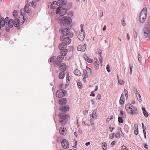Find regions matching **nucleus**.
<instances>
[{"mask_svg": "<svg viewBox=\"0 0 150 150\" xmlns=\"http://www.w3.org/2000/svg\"><path fill=\"white\" fill-rule=\"evenodd\" d=\"M150 24L148 23L146 25V27H144L142 30V35L143 39L148 40L150 38Z\"/></svg>", "mask_w": 150, "mask_h": 150, "instance_id": "nucleus-1", "label": "nucleus"}, {"mask_svg": "<svg viewBox=\"0 0 150 150\" xmlns=\"http://www.w3.org/2000/svg\"><path fill=\"white\" fill-rule=\"evenodd\" d=\"M125 108L127 112L132 115H136L138 113L137 108L130 104L128 103L126 105Z\"/></svg>", "mask_w": 150, "mask_h": 150, "instance_id": "nucleus-2", "label": "nucleus"}, {"mask_svg": "<svg viewBox=\"0 0 150 150\" xmlns=\"http://www.w3.org/2000/svg\"><path fill=\"white\" fill-rule=\"evenodd\" d=\"M58 22L61 26H64L66 24H69L72 22L70 18L67 16L59 18Z\"/></svg>", "mask_w": 150, "mask_h": 150, "instance_id": "nucleus-3", "label": "nucleus"}, {"mask_svg": "<svg viewBox=\"0 0 150 150\" xmlns=\"http://www.w3.org/2000/svg\"><path fill=\"white\" fill-rule=\"evenodd\" d=\"M147 15V11L146 8H144L140 13L139 21L142 23H144L145 21Z\"/></svg>", "mask_w": 150, "mask_h": 150, "instance_id": "nucleus-4", "label": "nucleus"}, {"mask_svg": "<svg viewBox=\"0 0 150 150\" xmlns=\"http://www.w3.org/2000/svg\"><path fill=\"white\" fill-rule=\"evenodd\" d=\"M61 119V120L59 121V124L61 125H64L67 122L68 118L69 117V115H59Z\"/></svg>", "mask_w": 150, "mask_h": 150, "instance_id": "nucleus-5", "label": "nucleus"}, {"mask_svg": "<svg viewBox=\"0 0 150 150\" xmlns=\"http://www.w3.org/2000/svg\"><path fill=\"white\" fill-rule=\"evenodd\" d=\"M83 25L81 24L80 25L81 28V30L79 32V34L78 35V39L81 41H82L85 37V32L83 30Z\"/></svg>", "mask_w": 150, "mask_h": 150, "instance_id": "nucleus-6", "label": "nucleus"}, {"mask_svg": "<svg viewBox=\"0 0 150 150\" xmlns=\"http://www.w3.org/2000/svg\"><path fill=\"white\" fill-rule=\"evenodd\" d=\"M67 9L66 8H61L60 7H58L57 8V16L58 14L61 16H63L67 13Z\"/></svg>", "mask_w": 150, "mask_h": 150, "instance_id": "nucleus-7", "label": "nucleus"}, {"mask_svg": "<svg viewBox=\"0 0 150 150\" xmlns=\"http://www.w3.org/2000/svg\"><path fill=\"white\" fill-rule=\"evenodd\" d=\"M67 93L66 91L63 89H60L57 91V97L62 98Z\"/></svg>", "mask_w": 150, "mask_h": 150, "instance_id": "nucleus-8", "label": "nucleus"}, {"mask_svg": "<svg viewBox=\"0 0 150 150\" xmlns=\"http://www.w3.org/2000/svg\"><path fill=\"white\" fill-rule=\"evenodd\" d=\"M69 28H66L63 29L62 28H61L59 29V32L63 34L62 36H64L69 35Z\"/></svg>", "mask_w": 150, "mask_h": 150, "instance_id": "nucleus-9", "label": "nucleus"}, {"mask_svg": "<svg viewBox=\"0 0 150 150\" xmlns=\"http://www.w3.org/2000/svg\"><path fill=\"white\" fill-rule=\"evenodd\" d=\"M60 40L64 42L65 44L67 45H68L71 42V40L70 38L68 37L64 38V36H61Z\"/></svg>", "mask_w": 150, "mask_h": 150, "instance_id": "nucleus-10", "label": "nucleus"}, {"mask_svg": "<svg viewBox=\"0 0 150 150\" xmlns=\"http://www.w3.org/2000/svg\"><path fill=\"white\" fill-rule=\"evenodd\" d=\"M67 3V0H58L57 1V6H64L66 5Z\"/></svg>", "mask_w": 150, "mask_h": 150, "instance_id": "nucleus-11", "label": "nucleus"}, {"mask_svg": "<svg viewBox=\"0 0 150 150\" xmlns=\"http://www.w3.org/2000/svg\"><path fill=\"white\" fill-rule=\"evenodd\" d=\"M62 146L64 149H67L69 148L68 141L66 139H63L62 142Z\"/></svg>", "mask_w": 150, "mask_h": 150, "instance_id": "nucleus-12", "label": "nucleus"}, {"mask_svg": "<svg viewBox=\"0 0 150 150\" xmlns=\"http://www.w3.org/2000/svg\"><path fill=\"white\" fill-rule=\"evenodd\" d=\"M86 44L81 45L77 47V50L81 52L84 51L86 49Z\"/></svg>", "mask_w": 150, "mask_h": 150, "instance_id": "nucleus-13", "label": "nucleus"}, {"mask_svg": "<svg viewBox=\"0 0 150 150\" xmlns=\"http://www.w3.org/2000/svg\"><path fill=\"white\" fill-rule=\"evenodd\" d=\"M56 1H53L52 3H50L48 4V7L50 8H52L54 10L56 8Z\"/></svg>", "mask_w": 150, "mask_h": 150, "instance_id": "nucleus-14", "label": "nucleus"}, {"mask_svg": "<svg viewBox=\"0 0 150 150\" xmlns=\"http://www.w3.org/2000/svg\"><path fill=\"white\" fill-rule=\"evenodd\" d=\"M24 10L26 12L30 15H31L32 13V11L31 9H30L28 5H26L25 6Z\"/></svg>", "mask_w": 150, "mask_h": 150, "instance_id": "nucleus-15", "label": "nucleus"}, {"mask_svg": "<svg viewBox=\"0 0 150 150\" xmlns=\"http://www.w3.org/2000/svg\"><path fill=\"white\" fill-rule=\"evenodd\" d=\"M69 107L67 106H64L60 107V110L63 112H66L68 111L69 110Z\"/></svg>", "mask_w": 150, "mask_h": 150, "instance_id": "nucleus-16", "label": "nucleus"}, {"mask_svg": "<svg viewBox=\"0 0 150 150\" xmlns=\"http://www.w3.org/2000/svg\"><path fill=\"white\" fill-rule=\"evenodd\" d=\"M66 66L65 64H62L59 67V69L60 71H61V72H64L66 70Z\"/></svg>", "mask_w": 150, "mask_h": 150, "instance_id": "nucleus-17", "label": "nucleus"}, {"mask_svg": "<svg viewBox=\"0 0 150 150\" xmlns=\"http://www.w3.org/2000/svg\"><path fill=\"white\" fill-rule=\"evenodd\" d=\"M66 128L63 127H61L59 130V133L60 134L64 135L66 134Z\"/></svg>", "mask_w": 150, "mask_h": 150, "instance_id": "nucleus-18", "label": "nucleus"}, {"mask_svg": "<svg viewBox=\"0 0 150 150\" xmlns=\"http://www.w3.org/2000/svg\"><path fill=\"white\" fill-rule=\"evenodd\" d=\"M67 99L66 98L60 99L59 101V103L60 105L65 104L67 102Z\"/></svg>", "mask_w": 150, "mask_h": 150, "instance_id": "nucleus-19", "label": "nucleus"}, {"mask_svg": "<svg viewBox=\"0 0 150 150\" xmlns=\"http://www.w3.org/2000/svg\"><path fill=\"white\" fill-rule=\"evenodd\" d=\"M0 30L1 29V27H4L6 23L4 21V18H1L0 20Z\"/></svg>", "mask_w": 150, "mask_h": 150, "instance_id": "nucleus-20", "label": "nucleus"}, {"mask_svg": "<svg viewBox=\"0 0 150 150\" xmlns=\"http://www.w3.org/2000/svg\"><path fill=\"white\" fill-rule=\"evenodd\" d=\"M60 50V53L61 54V55L63 57L65 56L68 52V50L65 49H64Z\"/></svg>", "mask_w": 150, "mask_h": 150, "instance_id": "nucleus-21", "label": "nucleus"}, {"mask_svg": "<svg viewBox=\"0 0 150 150\" xmlns=\"http://www.w3.org/2000/svg\"><path fill=\"white\" fill-rule=\"evenodd\" d=\"M14 23H19L20 24H22L24 22V20H22V19H18L17 18V17H14Z\"/></svg>", "mask_w": 150, "mask_h": 150, "instance_id": "nucleus-22", "label": "nucleus"}, {"mask_svg": "<svg viewBox=\"0 0 150 150\" xmlns=\"http://www.w3.org/2000/svg\"><path fill=\"white\" fill-rule=\"evenodd\" d=\"M67 46V45L65 44L64 42H63L60 43L58 46V48L60 50H62V49H63L65 47Z\"/></svg>", "mask_w": 150, "mask_h": 150, "instance_id": "nucleus-23", "label": "nucleus"}, {"mask_svg": "<svg viewBox=\"0 0 150 150\" xmlns=\"http://www.w3.org/2000/svg\"><path fill=\"white\" fill-rule=\"evenodd\" d=\"M13 19H10L8 22V26L9 27L11 28L13 26L14 23H13Z\"/></svg>", "mask_w": 150, "mask_h": 150, "instance_id": "nucleus-24", "label": "nucleus"}, {"mask_svg": "<svg viewBox=\"0 0 150 150\" xmlns=\"http://www.w3.org/2000/svg\"><path fill=\"white\" fill-rule=\"evenodd\" d=\"M142 109L144 116L146 117H148L149 116V114L146 111L145 108L143 107H142Z\"/></svg>", "mask_w": 150, "mask_h": 150, "instance_id": "nucleus-25", "label": "nucleus"}, {"mask_svg": "<svg viewBox=\"0 0 150 150\" xmlns=\"http://www.w3.org/2000/svg\"><path fill=\"white\" fill-rule=\"evenodd\" d=\"M84 58L85 60L88 62L91 63L93 62V59L89 58L86 55H85L84 56Z\"/></svg>", "mask_w": 150, "mask_h": 150, "instance_id": "nucleus-26", "label": "nucleus"}, {"mask_svg": "<svg viewBox=\"0 0 150 150\" xmlns=\"http://www.w3.org/2000/svg\"><path fill=\"white\" fill-rule=\"evenodd\" d=\"M134 131L135 134L137 135L138 134V126L136 124H134Z\"/></svg>", "mask_w": 150, "mask_h": 150, "instance_id": "nucleus-27", "label": "nucleus"}, {"mask_svg": "<svg viewBox=\"0 0 150 150\" xmlns=\"http://www.w3.org/2000/svg\"><path fill=\"white\" fill-rule=\"evenodd\" d=\"M50 61L51 63L53 64L54 65H55L56 64V57H52L50 59Z\"/></svg>", "mask_w": 150, "mask_h": 150, "instance_id": "nucleus-28", "label": "nucleus"}, {"mask_svg": "<svg viewBox=\"0 0 150 150\" xmlns=\"http://www.w3.org/2000/svg\"><path fill=\"white\" fill-rule=\"evenodd\" d=\"M29 5L30 6L33 7V8L35 7L36 5V3L34 1H30V3H28Z\"/></svg>", "mask_w": 150, "mask_h": 150, "instance_id": "nucleus-29", "label": "nucleus"}, {"mask_svg": "<svg viewBox=\"0 0 150 150\" xmlns=\"http://www.w3.org/2000/svg\"><path fill=\"white\" fill-rule=\"evenodd\" d=\"M64 57L62 55H59L57 57V60L59 62V63H60L63 60Z\"/></svg>", "mask_w": 150, "mask_h": 150, "instance_id": "nucleus-30", "label": "nucleus"}, {"mask_svg": "<svg viewBox=\"0 0 150 150\" xmlns=\"http://www.w3.org/2000/svg\"><path fill=\"white\" fill-rule=\"evenodd\" d=\"M64 75L65 74L64 73V72L63 71H62L59 74V78L61 79H63L64 78Z\"/></svg>", "mask_w": 150, "mask_h": 150, "instance_id": "nucleus-31", "label": "nucleus"}, {"mask_svg": "<svg viewBox=\"0 0 150 150\" xmlns=\"http://www.w3.org/2000/svg\"><path fill=\"white\" fill-rule=\"evenodd\" d=\"M85 71L89 76L91 75V70L90 68L87 67Z\"/></svg>", "mask_w": 150, "mask_h": 150, "instance_id": "nucleus-32", "label": "nucleus"}, {"mask_svg": "<svg viewBox=\"0 0 150 150\" xmlns=\"http://www.w3.org/2000/svg\"><path fill=\"white\" fill-rule=\"evenodd\" d=\"M74 73L75 75L78 76H80L81 74L80 71L78 69H76L74 71Z\"/></svg>", "mask_w": 150, "mask_h": 150, "instance_id": "nucleus-33", "label": "nucleus"}, {"mask_svg": "<svg viewBox=\"0 0 150 150\" xmlns=\"http://www.w3.org/2000/svg\"><path fill=\"white\" fill-rule=\"evenodd\" d=\"M88 75V74L87 73L86 71H83L82 76L83 77L84 79H85L86 78H87Z\"/></svg>", "mask_w": 150, "mask_h": 150, "instance_id": "nucleus-34", "label": "nucleus"}, {"mask_svg": "<svg viewBox=\"0 0 150 150\" xmlns=\"http://www.w3.org/2000/svg\"><path fill=\"white\" fill-rule=\"evenodd\" d=\"M136 96L138 101L139 102H141L142 98L140 94L139 93H138V95Z\"/></svg>", "mask_w": 150, "mask_h": 150, "instance_id": "nucleus-35", "label": "nucleus"}, {"mask_svg": "<svg viewBox=\"0 0 150 150\" xmlns=\"http://www.w3.org/2000/svg\"><path fill=\"white\" fill-rule=\"evenodd\" d=\"M94 61L95 62L94 63V64L96 66H97L99 65V62L98 61L97 59L96 58L94 59Z\"/></svg>", "mask_w": 150, "mask_h": 150, "instance_id": "nucleus-36", "label": "nucleus"}, {"mask_svg": "<svg viewBox=\"0 0 150 150\" xmlns=\"http://www.w3.org/2000/svg\"><path fill=\"white\" fill-rule=\"evenodd\" d=\"M71 79V77L69 75V74H68L66 78V81L67 82H69Z\"/></svg>", "mask_w": 150, "mask_h": 150, "instance_id": "nucleus-37", "label": "nucleus"}, {"mask_svg": "<svg viewBox=\"0 0 150 150\" xmlns=\"http://www.w3.org/2000/svg\"><path fill=\"white\" fill-rule=\"evenodd\" d=\"M18 14V12L16 10H14L13 11V14L14 17H16L17 16Z\"/></svg>", "mask_w": 150, "mask_h": 150, "instance_id": "nucleus-38", "label": "nucleus"}, {"mask_svg": "<svg viewBox=\"0 0 150 150\" xmlns=\"http://www.w3.org/2000/svg\"><path fill=\"white\" fill-rule=\"evenodd\" d=\"M102 144L103 146V149L104 150H106L107 149V144L105 142H103L102 143Z\"/></svg>", "mask_w": 150, "mask_h": 150, "instance_id": "nucleus-39", "label": "nucleus"}, {"mask_svg": "<svg viewBox=\"0 0 150 150\" xmlns=\"http://www.w3.org/2000/svg\"><path fill=\"white\" fill-rule=\"evenodd\" d=\"M96 115V111L95 110H94L93 113L92 115V117L93 118H95V117Z\"/></svg>", "mask_w": 150, "mask_h": 150, "instance_id": "nucleus-40", "label": "nucleus"}, {"mask_svg": "<svg viewBox=\"0 0 150 150\" xmlns=\"http://www.w3.org/2000/svg\"><path fill=\"white\" fill-rule=\"evenodd\" d=\"M118 82L120 84L122 85H123L124 83L123 80H120L119 79L118 80Z\"/></svg>", "mask_w": 150, "mask_h": 150, "instance_id": "nucleus-41", "label": "nucleus"}, {"mask_svg": "<svg viewBox=\"0 0 150 150\" xmlns=\"http://www.w3.org/2000/svg\"><path fill=\"white\" fill-rule=\"evenodd\" d=\"M56 13V10H53L52 11L51 14L52 16H54L55 15V13Z\"/></svg>", "mask_w": 150, "mask_h": 150, "instance_id": "nucleus-42", "label": "nucleus"}, {"mask_svg": "<svg viewBox=\"0 0 150 150\" xmlns=\"http://www.w3.org/2000/svg\"><path fill=\"white\" fill-rule=\"evenodd\" d=\"M134 31L133 32L134 37V38H136L137 36V33L136 31L134 29Z\"/></svg>", "mask_w": 150, "mask_h": 150, "instance_id": "nucleus-43", "label": "nucleus"}, {"mask_svg": "<svg viewBox=\"0 0 150 150\" xmlns=\"http://www.w3.org/2000/svg\"><path fill=\"white\" fill-rule=\"evenodd\" d=\"M121 150H128L127 147L125 146L124 145H123L122 146L121 148Z\"/></svg>", "mask_w": 150, "mask_h": 150, "instance_id": "nucleus-44", "label": "nucleus"}, {"mask_svg": "<svg viewBox=\"0 0 150 150\" xmlns=\"http://www.w3.org/2000/svg\"><path fill=\"white\" fill-rule=\"evenodd\" d=\"M122 118L121 117H118V122L119 123H123V120Z\"/></svg>", "mask_w": 150, "mask_h": 150, "instance_id": "nucleus-45", "label": "nucleus"}, {"mask_svg": "<svg viewBox=\"0 0 150 150\" xmlns=\"http://www.w3.org/2000/svg\"><path fill=\"white\" fill-rule=\"evenodd\" d=\"M18 23H14V26L16 27H18V29H19L20 28V27H19V25L18 24Z\"/></svg>", "mask_w": 150, "mask_h": 150, "instance_id": "nucleus-46", "label": "nucleus"}, {"mask_svg": "<svg viewBox=\"0 0 150 150\" xmlns=\"http://www.w3.org/2000/svg\"><path fill=\"white\" fill-rule=\"evenodd\" d=\"M24 15H21H21L19 16V19L24 20V21H25V20L24 17Z\"/></svg>", "mask_w": 150, "mask_h": 150, "instance_id": "nucleus-47", "label": "nucleus"}, {"mask_svg": "<svg viewBox=\"0 0 150 150\" xmlns=\"http://www.w3.org/2000/svg\"><path fill=\"white\" fill-rule=\"evenodd\" d=\"M106 69L107 71L108 72H110V68L109 64H108L107 66Z\"/></svg>", "mask_w": 150, "mask_h": 150, "instance_id": "nucleus-48", "label": "nucleus"}, {"mask_svg": "<svg viewBox=\"0 0 150 150\" xmlns=\"http://www.w3.org/2000/svg\"><path fill=\"white\" fill-rule=\"evenodd\" d=\"M101 95L100 94H98L96 96V99L97 100H99L101 98Z\"/></svg>", "mask_w": 150, "mask_h": 150, "instance_id": "nucleus-49", "label": "nucleus"}, {"mask_svg": "<svg viewBox=\"0 0 150 150\" xmlns=\"http://www.w3.org/2000/svg\"><path fill=\"white\" fill-rule=\"evenodd\" d=\"M138 58L139 61L140 62L142 60V56L140 54H138Z\"/></svg>", "mask_w": 150, "mask_h": 150, "instance_id": "nucleus-50", "label": "nucleus"}, {"mask_svg": "<svg viewBox=\"0 0 150 150\" xmlns=\"http://www.w3.org/2000/svg\"><path fill=\"white\" fill-rule=\"evenodd\" d=\"M20 13L21 15H25V13L24 12V8H22L21 10Z\"/></svg>", "mask_w": 150, "mask_h": 150, "instance_id": "nucleus-51", "label": "nucleus"}, {"mask_svg": "<svg viewBox=\"0 0 150 150\" xmlns=\"http://www.w3.org/2000/svg\"><path fill=\"white\" fill-rule=\"evenodd\" d=\"M120 116H121V117L124 118V113H123V111L122 110H120Z\"/></svg>", "mask_w": 150, "mask_h": 150, "instance_id": "nucleus-52", "label": "nucleus"}, {"mask_svg": "<svg viewBox=\"0 0 150 150\" xmlns=\"http://www.w3.org/2000/svg\"><path fill=\"white\" fill-rule=\"evenodd\" d=\"M77 84L79 88H82V86L81 83L77 82Z\"/></svg>", "mask_w": 150, "mask_h": 150, "instance_id": "nucleus-53", "label": "nucleus"}, {"mask_svg": "<svg viewBox=\"0 0 150 150\" xmlns=\"http://www.w3.org/2000/svg\"><path fill=\"white\" fill-rule=\"evenodd\" d=\"M124 92L125 93V94L126 97H128V92L126 89H124Z\"/></svg>", "mask_w": 150, "mask_h": 150, "instance_id": "nucleus-54", "label": "nucleus"}, {"mask_svg": "<svg viewBox=\"0 0 150 150\" xmlns=\"http://www.w3.org/2000/svg\"><path fill=\"white\" fill-rule=\"evenodd\" d=\"M120 104H122L124 103V100L123 99H120Z\"/></svg>", "mask_w": 150, "mask_h": 150, "instance_id": "nucleus-55", "label": "nucleus"}, {"mask_svg": "<svg viewBox=\"0 0 150 150\" xmlns=\"http://www.w3.org/2000/svg\"><path fill=\"white\" fill-rule=\"evenodd\" d=\"M9 20V18L8 17H7L5 19H4V21H5V23H8V21Z\"/></svg>", "mask_w": 150, "mask_h": 150, "instance_id": "nucleus-56", "label": "nucleus"}, {"mask_svg": "<svg viewBox=\"0 0 150 150\" xmlns=\"http://www.w3.org/2000/svg\"><path fill=\"white\" fill-rule=\"evenodd\" d=\"M102 60H103L102 57V56H101L100 55V57H99V61H100V62L101 64V63L102 62Z\"/></svg>", "mask_w": 150, "mask_h": 150, "instance_id": "nucleus-57", "label": "nucleus"}, {"mask_svg": "<svg viewBox=\"0 0 150 150\" xmlns=\"http://www.w3.org/2000/svg\"><path fill=\"white\" fill-rule=\"evenodd\" d=\"M102 52L101 50H98L96 52V53L97 54H100Z\"/></svg>", "mask_w": 150, "mask_h": 150, "instance_id": "nucleus-58", "label": "nucleus"}, {"mask_svg": "<svg viewBox=\"0 0 150 150\" xmlns=\"http://www.w3.org/2000/svg\"><path fill=\"white\" fill-rule=\"evenodd\" d=\"M134 93L136 95H138V93H138L137 90L136 88H135Z\"/></svg>", "mask_w": 150, "mask_h": 150, "instance_id": "nucleus-59", "label": "nucleus"}, {"mask_svg": "<svg viewBox=\"0 0 150 150\" xmlns=\"http://www.w3.org/2000/svg\"><path fill=\"white\" fill-rule=\"evenodd\" d=\"M143 145H144V146L145 148H146V149H148L147 144H145V143H143Z\"/></svg>", "mask_w": 150, "mask_h": 150, "instance_id": "nucleus-60", "label": "nucleus"}, {"mask_svg": "<svg viewBox=\"0 0 150 150\" xmlns=\"http://www.w3.org/2000/svg\"><path fill=\"white\" fill-rule=\"evenodd\" d=\"M116 142L115 141H113L111 143V145L112 146H113L114 145H115V144L116 143Z\"/></svg>", "mask_w": 150, "mask_h": 150, "instance_id": "nucleus-61", "label": "nucleus"}, {"mask_svg": "<svg viewBox=\"0 0 150 150\" xmlns=\"http://www.w3.org/2000/svg\"><path fill=\"white\" fill-rule=\"evenodd\" d=\"M115 136L116 137H119L120 136V135L119 133H116L115 134Z\"/></svg>", "mask_w": 150, "mask_h": 150, "instance_id": "nucleus-62", "label": "nucleus"}, {"mask_svg": "<svg viewBox=\"0 0 150 150\" xmlns=\"http://www.w3.org/2000/svg\"><path fill=\"white\" fill-rule=\"evenodd\" d=\"M142 81V79L140 77H139L138 78V81L139 82H140Z\"/></svg>", "mask_w": 150, "mask_h": 150, "instance_id": "nucleus-63", "label": "nucleus"}, {"mask_svg": "<svg viewBox=\"0 0 150 150\" xmlns=\"http://www.w3.org/2000/svg\"><path fill=\"white\" fill-rule=\"evenodd\" d=\"M122 24L123 26L125 25L126 23L124 21H123L122 22Z\"/></svg>", "mask_w": 150, "mask_h": 150, "instance_id": "nucleus-64", "label": "nucleus"}]
</instances>
